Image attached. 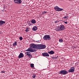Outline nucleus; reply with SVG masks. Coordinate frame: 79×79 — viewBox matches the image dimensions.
<instances>
[{
	"label": "nucleus",
	"mask_w": 79,
	"mask_h": 79,
	"mask_svg": "<svg viewBox=\"0 0 79 79\" xmlns=\"http://www.w3.org/2000/svg\"><path fill=\"white\" fill-rule=\"evenodd\" d=\"M38 44H31V46L28 49L26 50V52H34L37 51L36 48L38 49Z\"/></svg>",
	"instance_id": "1"
},
{
	"label": "nucleus",
	"mask_w": 79,
	"mask_h": 79,
	"mask_svg": "<svg viewBox=\"0 0 79 79\" xmlns=\"http://www.w3.org/2000/svg\"><path fill=\"white\" fill-rule=\"evenodd\" d=\"M60 74H63V75H65L68 74V72L65 70H62L59 72Z\"/></svg>",
	"instance_id": "2"
},
{
	"label": "nucleus",
	"mask_w": 79,
	"mask_h": 79,
	"mask_svg": "<svg viewBox=\"0 0 79 79\" xmlns=\"http://www.w3.org/2000/svg\"><path fill=\"white\" fill-rule=\"evenodd\" d=\"M43 39L45 40H50L51 39V38L50 37V35H45L43 37Z\"/></svg>",
	"instance_id": "3"
},
{
	"label": "nucleus",
	"mask_w": 79,
	"mask_h": 79,
	"mask_svg": "<svg viewBox=\"0 0 79 79\" xmlns=\"http://www.w3.org/2000/svg\"><path fill=\"white\" fill-rule=\"evenodd\" d=\"M54 10L57 11H61L63 10V9L60 8L58 6H56L54 7Z\"/></svg>",
	"instance_id": "4"
},
{
	"label": "nucleus",
	"mask_w": 79,
	"mask_h": 79,
	"mask_svg": "<svg viewBox=\"0 0 79 79\" xmlns=\"http://www.w3.org/2000/svg\"><path fill=\"white\" fill-rule=\"evenodd\" d=\"M46 48V46L45 45H42L38 44V49H44Z\"/></svg>",
	"instance_id": "5"
},
{
	"label": "nucleus",
	"mask_w": 79,
	"mask_h": 79,
	"mask_svg": "<svg viewBox=\"0 0 79 79\" xmlns=\"http://www.w3.org/2000/svg\"><path fill=\"white\" fill-rule=\"evenodd\" d=\"M14 2L17 4H21L22 3L21 0H14Z\"/></svg>",
	"instance_id": "6"
},
{
	"label": "nucleus",
	"mask_w": 79,
	"mask_h": 79,
	"mask_svg": "<svg viewBox=\"0 0 79 79\" xmlns=\"http://www.w3.org/2000/svg\"><path fill=\"white\" fill-rule=\"evenodd\" d=\"M75 68L74 67H72L68 70L69 73H73L74 71Z\"/></svg>",
	"instance_id": "7"
},
{
	"label": "nucleus",
	"mask_w": 79,
	"mask_h": 79,
	"mask_svg": "<svg viewBox=\"0 0 79 79\" xmlns=\"http://www.w3.org/2000/svg\"><path fill=\"white\" fill-rule=\"evenodd\" d=\"M60 28L61 31H63L65 29H66L65 26H64V25L62 24L60 25Z\"/></svg>",
	"instance_id": "8"
},
{
	"label": "nucleus",
	"mask_w": 79,
	"mask_h": 79,
	"mask_svg": "<svg viewBox=\"0 0 79 79\" xmlns=\"http://www.w3.org/2000/svg\"><path fill=\"white\" fill-rule=\"evenodd\" d=\"M42 55L43 56H49V54L47 52H44L42 53Z\"/></svg>",
	"instance_id": "9"
},
{
	"label": "nucleus",
	"mask_w": 79,
	"mask_h": 79,
	"mask_svg": "<svg viewBox=\"0 0 79 79\" xmlns=\"http://www.w3.org/2000/svg\"><path fill=\"white\" fill-rule=\"evenodd\" d=\"M31 53V52H26V56H28L29 58H31L32 57V55L30 54Z\"/></svg>",
	"instance_id": "10"
},
{
	"label": "nucleus",
	"mask_w": 79,
	"mask_h": 79,
	"mask_svg": "<svg viewBox=\"0 0 79 79\" xmlns=\"http://www.w3.org/2000/svg\"><path fill=\"white\" fill-rule=\"evenodd\" d=\"M24 57V55H23V53H20L18 56V58L19 59L21 58H23Z\"/></svg>",
	"instance_id": "11"
},
{
	"label": "nucleus",
	"mask_w": 79,
	"mask_h": 79,
	"mask_svg": "<svg viewBox=\"0 0 79 79\" xmlns=\"http://www.w3.org/2000/svg\"><path fill=\"white\" fill-rule=\"evenodd\" d=\"M6 23V21L0 20V26H2L4 24H5Z\"/></svg>",
	"instance_id": "12"
},
{
	"label": "nucleus",
	"mask_w": 79,
	"mask_h": 79,
	"mask_svg": "<svg viewBox=\"0 0 79 79\" xmlns=\"http://www.w3.org/2000/svg\"><path fill=\"white\" fill-rule=\"evenodd\" d=\"M37 30V27L36 26H34L32 30L33 31H36Z\"/></svg>",
	"instance_id": "13"
},
{
	"label": "nucleus",
	"mask_w": 79,
	"mask_h": 79,
	"mask_svg": "<svg viewBox=\"0 0 79 79\" xmlns=\"http://www.w3.org/2000/svg\"><path fill=\"white\" fill-rule=\"evenodd\" d=\"M48 53H49L50 55H53L54 54V51H51L50 52H48Z\"/></svg>",
	"instance_id": "14"
},
{
	"label": "nucleus",
	"mask_w": 79,
	"mask_h": 79,
	"mask_svg": "<svg viewBox=\"0 0 79 79\" xmlns=\"http://www.w3.org/2000/svg\"><path fill=\"white\" fill-rule=\"evenodd\" d=\"M31 22L32 24H35L36 23V21L35 19H32Z\"/></svg>",
	"instance_id": "15"
},
{
	"label": "nucleus",
	"mask_w": 79,
	"mask_h": 79,
	"mask_svg": "<svg viewBox=\"0 0 79 79\" xmlns=\"http://www.w3.org/2000/svg\"><path fill=\"white\" fill-rule=\"evenodd\" d=\"M13 45L14 46H16V45H17V42L15 41V42L14 43Z\"/></svg>",
	"instance_id": "16"
},
{
	"label": "nucleus",
	"mask_w": 79,
	"mask_h": 79,
	"mask_svg": "<svg viewBox=\"0 0 79 79\" xmlns=\"http://www.w3.org/2000/svg\"><path fill=\"white\" fill-rule=\"evenodd\" d=\"M55 29L56 31H61V29H60V28H56Z\"/></svg>",
	"instance_id": "17"
},
{
	"label": "nucleus",
	"mask_w": 79,
	"mask_h": 79,
	"mask_svg": "<svg viewBox=\"0 0 79 79\" xmlns=\"http://www.w3.org/2000/svg\"><path fill=\"white\" fill-rule=\"evenodd\" d=\"M30 66L31 68H34V64H30Z\"/></svg>",
	"instance_id": "18"
},
{
	"label": "nucleus",
	"mask_w": 79,
	"mask_h": 79,
	"mask_svg": "<svg viewBox=\"0 0 79 79\" xmlns=\"http://www.w3.org/2000/svg\"><path fill=\"white\" fill-rule=\"evenodd\" d=\"M29 29L28 27H27L26 30H25L26 32H29Z\"/></svg>",
	"instance_id": "19"
},
{
	"label": "nucleus",
	"mask_w": 79,
	"mask_h": 79,
	"mask_svg": "<svg viewBox=\"0 0 79 79\" xmlns=\"http://www.w3.org/2000/svg\"><path fill=\"white\" fill-rule=\"evenodd\" d=\"M46 13H48V12L47 11H44L42 12L43 15H45V14H46Z\"/></svg>",
	"instance_id": "20"
},
{
	"label": "nucleus",
	"mask_w": 79,
	"mask_h": 79,
	"mask_svg": "<svg viewBox=\"0 0 79 79\" xmlns=\"http://www.w3.org/2000/svg\"><path fill=\"white\" fill-rule=\"evenodd\" d=\"M36 76V74H34L32 76V77L33 78H34L35 77V76Z\"/></svg>",
	"instance_id": "21"
},
{
	"label": "nucleus",
	"mask_w": 79,
	"mask_h": 79,
	"mask_svg": "<svg viewBox=\"0 0 79 79\" xmlns=\"http://www.w3.org/2000/svg\"><path fill=\"white\" fill-rule=\"evenodd\" d=\"M63 40L62 39H60L59 40V42L60 43L63 42Z\"/></svg>",
	"instance_id": "22"
},
{
	"label": "nucleus",
	"mask_w": 79,
	"mask_h": 79,
	"mask_svg": "<svg viewBox=\"0 0 79 79\" xmlns=\"http://www.w3.org/2000/svg\"><path fill=\"white\" fill-rule=\"evenodd\" d=\"M19 39L20 40H23V37L21 36L19 37Z\"/></svg>",
	"instance_id": "23"
},
{
	"label": "nucleus",
	"mask_w": 79,
	"mask_h": 79,
	"mask_svg": "<svg viewBox=\"0 0 79 79\" xmlns=\"http://www.w3.org/2000/svg\"><path fill=\"white\" fill-rule=\"evenodd\" d=\"M58 57V56H57L56 57H52V59H57Z\"/></svg>",
	"instance_id": "24"
},
{
	"label": "nucleus",
	"mask_w": 79,
	"mask_h": 79,
	"mask_svg": "<svg viewBox=\"0 0 79 79\" xmlns=\"http://www.w3.org/2000/svg\"><path fill=\"white\" fill-rule=\"evenodd\" d=\"M36 42H37L38 43H40L41 41L40 40H38L36 41Z\"/></svg>",
	"instance_id": "25"
},
{
	"label": "nucleus",
	"mask_w": 79,
	"mask_h": 79,
	"mask_svg": "<svg viewBox=\"0 0 79 79\" xmlns=\"http://www.w3.org/2000/svg\"><path fill=\"white\" fill-rule=\"evenodd\" d=\"M58 22H59V21L57 20L56 21H55V23H58Z\"/></svg>",
	"instance_id": "26"
},
{
	"label": "nucleus",
	"mask_w": 79,
	"mask_h": 79,
	"mask_svg": "<svg viewBox=\"0 0 79 79\" xmlns=\"http://www.w3.org/2000/svg\"><path fill=\"white\" fill-rule=\"evenodd\" d=\"M1 73H5V72L4 71H2L1 72Z\"/></svg>",
	"instance_id": "27"
},
{
	"label": "nucleus",
	"mask_w": 79,
	"mask_h": 79,
	"mask_svg": "<svg viewBox=\"0 0 79 79\" xmlns=\"http://www.w3.org/2000/svg\"><path fill=\"white\" fill-rule=\"evenodd\" d=\"M67 18V16H65L64 18V19H66V18Z\"/></svg>",
	"instance_id": "28"
},
{
	"label": "nucleus",
	"mask_w": 79,
	"mask_h": 79,
	"mask_svg": "<svg viewBox=\"0 0 79 79\" xmlns=\"http://www.w3.org/2000/svg\"><path fill=\"white\" fill-rule=\"evenodd\" d=\"M64 23L66 24H68V22H64Z\"/></svg>",
	"instance_id": "29"
},
{
	"label": "nucleus",
	"mask_w": 79,
	"mask_h": 79,
	"mask_svg": "<svg viewBox=\"0 0 79 79\" xmlns=\"http://www.w3.org/2000/svg\"><path fill=\"white\" fill-rule=\"evenodd\" d=\"M56 27L57 28H60V26L59 27Z\"/></svg>",
	"instance_id": "30"
},
{
	"label": "nucleus",
	"mask_w": 79,
	"mask_h": 79,
	"mask_svg": "<svg viewBox=\"0 0 79 79\" xmlns=\"http://www.w3.org/2000/svg\"><path fill=\"white\" fill-rule=\"evenodd\" d=\"M34 42H36V41H35V40H34Z\"/></svg>",
	"instance_id": "31"
},
{
	"label": "nucleus",
	"mask_w": 79,
	"mask_h": 79,
	"mask_svg": "<svg viewBox=\"0 0 79 79\" xmlns=\"http://www.w3.org/2000/svg\"><path fill=\"white\" fill-rule=\"evenodd\" d=\"M67 18H68V17H67Z\"/></svg>",
	"instance_id": "32"
},
{
	"label": "nucleus",
	"mask_w": 79,
	"mask_h": 79,
	"mask_svg": "<svg viewBox=\"0 0 79 79\" xmlns=\"http://www.w3.org/2000/svg\"><path fill=\"white\" fill-rule=\"evenodd\" d=\"M3 11V10H2Z\"/></svg>",
	"instance_id": "33"
},
{
	"label": "nucleus",
	"mask_w": 79,
	"mask_h": 79,
	"mask_svg": "<svg viewBox=\"0 0 79 79\" xmlns=\"http://www.w3.org/2000/svg\"><path fill=\"white\" fill-rule=\"evenodd\" d=\"M1 33H0V34Z\"/></svg>",
	"instance_id": "34"
}]
</instances>
